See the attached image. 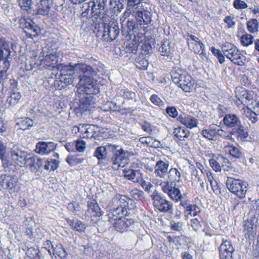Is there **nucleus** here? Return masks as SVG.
Returning a JSON list of instances; mask_svg holds the SVG:
<instances>
[{"label": "nucleus", "mask_w": 259, "mask_h": 259, "mask_svg": "<svg viewBox=\"0 0 259 259\" xmlns=\"http://www.w3.org/2000/svg\"><path fill=\"white\" fill-rule=\"evenodd\" d=\"M26 254L27 256L31 258L37 259V257L41 259L42 257V255L39 250L33 247L28 248L26 252Z\"/></svg>", "instance_id": "51"}, {"label": "nucleus", "mask_w": 259, "mask_h": 259, "mask_svg": "<svg viewBox=\"0 0 259 259\" xmlns=\"http://www.w3.org/2000/svg\"><path fill=\"white\" fill-rule=\"evenodd\" d=\"M150 101L154 105L159 107L162 106L164 102L162 100L156 95H152L150 97Z\"/></svg>", "instance_id": "62"}, {"label": "nucleus", "mask_w": 259, "mask_h": 259, "mask_svg": "<svg viewBox=\"0 0 259 259\" xmlns=\"http://www.w3.org/2000/svg\"><path fill=\"white\" fill-rule=\"evenodd\" d=\"M224 150L226 152L229 153L231 156L235 158L239 159L243 157V153L241 152L239 148L233 145L225 146Z\"/></svg>", "instance_id": "39"}, {"label": "nucleus", "mask_w": 259, "mask_h": 259, "mask_svg": "<svg viewBox=\"0 0 259 259\" xmlns=\"http://www.w3.org/2000/svg\"><path fill=\"white\" fill-rule=\"evenodd\" d=\"M123 177L134 183H139L142 180V173L139 169H133L131 168L123 170Z\"/></svg>", "instance_id": "22"}, {"label": "nucleus", "mask_w": 259, "mask_h": 259, "mask_svg": "<svg viewBox=\"0 0 259 259\" xmlns=\"http://www.w3.org/2000/svg\"><path fill=\"white\" fill-rule=\"evenodd\" d=\"M57 69L60 70L62 72V74H64V75H73L76 72L75 64L67 65L64 64H59L58 65Z\"/></svg>", "instance_id": "42"}, {"label": "nucleus", "mask_w": 259, "mask_h": 259, "mask_svg": "<svg viewBox=\"0 0 259 259\" xmlns=\"http://www.w3.org/2000/svg\"><path fill=\"white\" fill-rule=\"evenodd\" d=\"M148 64V62L143 54L140 55L135 60L136 66L141 70L147 69Z\"/></svg>", "instance_id": "43"}, {"label": "nucleus", "mask_w": 259, "mask_h": 259, "mask_svg": "<svg viewBox=\"0 0 259 259\" xmlns=\"http://www.w3.org/2000/svg\"><path fill=\"white\" fill-rule=\"evenodd\" d=\"M79 82L77 92L79 94L91 95L97 94L99 92L96 80L87 75H79Z\"/></svg>", "instance_id": "4"}, {"label": "nucleus", "mask_w": 259, "mask_h": 259, "mask_svg": "<svg viewBox=\"0 0 259 259\" xmlns=\"http://www.w3.org/2000/svg\"><path fill=\"white\" fill-rule=\"evenodd\" d=\"M223 122L228 128L234 129L240 125L241 121L239 117L235 114H227L225 115Z\"/></svg>", "instance_id": "24"}, {"label": "nucleus", "mask_w": 259, "mask_h": 259, "mask_svg": "<svg viewBox=\"0 0 259 259\" xmlns=\"http://www.w3.org/2000/svg\"><path fill=\"white\" fill-rule=\"evenodd\" d=\"M188 73L185 70L180 69L178 67L172 68L171 71V77L173 82L178 84L179 87L183 81L185 79L184 77H185V74Z\"/></svg>", "instance_id": "26"}, {"label": "nucleus", "mask_w": 259, "mask_h": 259, "mask_svg": "<svg viewBox=\"0 0 259 259\" xmlns=\"http://www.w3.org/2000/svg\"><path fill=\"white\" fill-rule=\"evenodd\" d=\"M127 27L130 31L136 32L138 30V25L134 20H128L127 22Z\"/></svg>", "instance_id": "64"}, {"label": "nucleus", "mask_w": 259, "mask_h": 259, "mask_svg": "<svg viewBox=\"0 0 259 259\" xmlns=\"http://www.w3.org/2000/svg\"><path fill=\"white\" fill-rule=\"evenodd\" d=\"M247 29L250 33H255L258 30L259 23L257 19H251L247 22Z\"/></svg>", "instance_id": "46"}, {"label": "nucleus", "mask_w": 259, "mask_h": 259, "mask_svg": "<svg viewBox=\"0 0 259 259\" xmlns=\"http://www.w3.org/2000/svg\"><path fill=\"white\" fill-rule=\"evenodd\" d=\"M10 46L9 42L5 39L0 38V60L6 57V61L11 58Z\"/></svg>", "instance_id": "30"}, {"label": "nucleus", "mask_w": 259, "mask_h": 259, "mask_svg": "<svg viewBox=\"0 0 259 259\" xmlns=\"http://www.w3.org/2000/svg\"><path fill=\"white\" fill-rule=\"evenodd\" d=\"M187 40L189 48L191 51L196 54L206 56V54L204 52V45L198 37L192 34L189 35Z\"/></svg>", "instance_id": "12"}, {"label": "nucleus", "mask_w": 259, "mask_h": 259, "mask_svg": "<svg viewBox=\"0 0 259 259\" xmlns=\"http://www.w3.org/2000/svg\"><path fill=\"white\" fill-rule=\"evenodd\" d=\"M57 56L56 54L51 53L47 55L43 59H40V63L39 65L44 64L46 66H52L53 68L58 67Z\"/></svg>", "instance_id": "33"}, {"label": "nucleus", "mask_w": 259, "mask_h": 259, "mask_svg": "<svg viewBox=\"0 0 259 259\" xmlns=\"http://www.w3.org/2000/svg\"><path fill=\"white\" fill-rule=\"evenodd\" d=\"M144 193L141 190L134 189L131 191V196L137 200H141L144 198Z\"/></svg>", "instance_id": "59"}, {"label": "nucleus", "mask_w": 259, "mask_h": 259, "mask_svg": "<svg viewBox=\"0 0 259 259\" xmlns=\"http://www.w3.org/2000/svg\"><path fill=\"white\" fill-rule=\"evenodd\" d=\"M19 5L23 10L28 11L32 9V0H18Z\"/></svg>", "instance_id": "56"}, {"label": "nucleus", "mask_w": 259, "mask_h": 259, "mask_svg": "<svg viewBox=\"0 0 259 259\" xmlns=\"http://www.w3.org/2000/svg\"><path fill=\"white\" fill-rule=\"evenodd\" d=\"M169 162L167 160H158L154 166V174L156 176L165 178L168 173Z\"/></svg>", "instance_id": "16"}, {"label": "nucleus", "mask_w": 259, "mask_h": 259, "mask_svg": "<svg viewBox=\"0 0 259 259\" xmlns=\"http://www.w3.org/2000/svg\"><path fill=\"white\" fill-rule=\"evenodd\" d=\"M185 74V77H184L185 79L179 87L185 92H191L195 88V81L188 73Z\"/></svg>", "instance_id": "31"}, {"label": "nucleus", "mask_w": 259, "mask_h": 259, "mask_svg": "<svg viewBox=\"0 0 259 259\" xmlns=\"http://www.w3.org/2000/svg\"><path fill=\"white\" fill-rule=\"evenodd\" d=\"M52 4L53 0H40L37 7V13L43 16L48 15Z\"/></svg>", "instance_id": "32"}, {"label": "nucleus", "mask_w": 259, "mask_h": 259, "mask_svg": "<svg viewBox=\"0 0 259 259\" xmlns=\"http://www.w3.org/2000/svg\"><path fill=\"white\" fill-rule=\"evenodd\" d=\"M4 64V70H2L0 71V82L3 83H4L8 79V74L7 73V71L10 67V63L9 61L5 60Z\"/></svg>", "instance_id": "53"}, {"label": "nucleus", "mask_w": 259, "mask_h": 259, "mask_svg": "<svg viewBox=\"0 0 259 259\" xmlns=\"http://www.w3.org/2000/svg\"><path fill=\"white\" fill-rule=\"evenodd\" d=\"M231 134L235 136L237 139L242 141L245 140L249 135L247 127L243 126L242 123L232 129L231 131Z\"/></svg>", "instance_id": "28"}, {"label": "nucleus", "mask_w": 259, "mask_h": 259, "mask_svg": "<svg viewBox=\"0 0 259 259\" xmlns=\"http://www.w3.org/2000/svg\"><path fill=\"white\" fill-rule=\"evenodd\" d=\"M17 123L19 125L20 129L25 130L33 126V121L28 117H25L19 119Z\"/></svg>", "instance_id": "44"}, {"label": "nucleus", "mask_w": 259, "mask_h": 259, "mask_svg": "<svg viewBox=\"0 0 259 259\" xmlns=\"http://www.w3.org/2000/svg\"><path fill=\"white\" fill-rule=\"evenodd\" d=\"M75 70L77 73L87 74L88 76L91 75V76L97 75L98 72L100 71L96 65L91 66L82 62L75 64Z\"/></svg>", "instance_id": "13"}, {"label": "nucleus", "mask_w": 259, "mask_h": 259, "mask_svg": "<svg viewBox=\"0 0 259 259\" xmlns=\"http://www.w3.org/2000/svg\"><path fill=\"white\" fill-rule=\"evenodd\" d=\"M174 136L180 141H185L190 135V132L188 130L185 129L184 127H178L175 128L174 132Z\"/></svg>", "instance_id": "41"}, {"label": "nucleus", "mask_w": 259, "mask_h": 259, "mask_svg": "<svg viewBox=\"0 0 259 259\" xmlns=\"http://www.w3.org/2000/svg\"><path fill=\"white\" fill-rule=\"evenodd\" d=\"M112 144H107L105 146L98 147L94 153L99 161H105L109 160V153H111Z\"/></svg>", "instance_id": "17"}, {"label": "nucleus", "mask_w": 259, "mask_h": 259, "mask_svg": "<svg viewBox=\"0 0 259 259\" xmlns=\"http://www.w3.org/2000/svg\"><path fill=\"white\" fill-rule=\"evenodd\" d=\"M171 41L168 39H164L161 41L158 50L161 55L169 56L171 54Z\"/></svg>", "instance_id": "37"}, {"label": "nucleus", "mask_w": 259, "mask_h": 259, "mask_svg": "<svg viewBox=\"0 0 259 259\" xmlns=\"http://www.w3.org/2000/svg\"><path fill=\"white\" fill-rule=\"evenodd\" d=\"M248 111L246 112V116L248 119L252 123H254L258 121L257 117L259 114H255L254 111L251 109V108H247Z\"/></svg>", "instance_id": "58"}, {"label": "nucleus", "mask_w": 259, "mask_h": 259, "mask_svg": "<svg viewBox=\"0 0 259 259\" xmlns=\"http://www.w3.org/2000/svg\"><path fill=\"white\" fill-rule=\"evenodd\" d=\"M111 153L112 155L109 159L113 165L123 167L128 163V151L124 150L121 146L112 144Z\"/></svg>", "instance_id": "6"}, {"label": "nucleus", "mask_w": 259, "mask_h": 259, "mask_svg": "<svg viewBox=\"0 0 259 259\" xmlns=\"http://www.w3.org/2000/svg\"><path fill=\"white\" fill-rule=\"evenodd\" d=\"M220 252H234V248L233 247L231 242L229 240L223 241L219 248Z\"/></svg>", "instance_id": "49"}, {"label": "nucleus", "mask_w": 259, "mask_h": 259, "mask_svg": "<svg viewBox=\"0 0 259 259\" xmlns=\"http://www.w3.org/2000/svg\"><path fill=\"white\" fill-rule=\"evenodd\" d=\"M178 120L181 124L190 129L197 127L198 124V119L191 115H181Z\"/></svg>", "instance_id": "25"}, {"label": "nucleus", "mask_w": 259, "mask_h": 259, "mask_svg": "<svg viewBox=\"0 0 259 259\" xmlns=\"http://www.w3.org/2000/svg\"><path fill=\"white\" fill-rule=\"evenodd\" d=\"M226 184L228 189L238 198L243 199L245 197L248 185L247 182L240 179L228 177Z\"/></svg>", "instance_id": "3"}, {"label": "nucleus", "mask_w": 259, "mask_h": 259, "mask_svg": "<svg viewBox=\"0 0 259 259\" xmlns=\"http://www.w3.org/2000/svg\"><path fill=\"white\" fill-rule=\"evenodd\" d=\"M130 199L125 195L119 194H116L111 201V210L108 214V217H113L118 214L120 216L125 215L126 207L127 206Z\"/></svg>", "instance_id": "1"}, {"label": "nucleus", "mask_w": 259, "mask_h": 259, "mask_svg": "<svg viewBox=\"0 0 259 259\" xmlns=\"http://www.w3.org/2000/svg\"><path fill=\"white\" fill-rule=\"evenodd\" d=\"M125 215L120 216L116 215L113 217H108L109 221L112 224L113 228L117 232L123 233L128 230V228L133 224V221L124 218Z\"/></svg>", "instance_id": "10"}, {"label": "nucleus", "mask_w": 259, "mask_h": 259, "mask_svg": "<svg viewBox=\"0 0 259 259\" xmlns=\"http://www.w3.org/2000/svg\"><path fill=\"white\" fill-rule=\"evenodd\" d=\"M92 99L91 95L80 94L79 103L76 109L80 114L84 113L89 109Z\"/></svg>", "instance_id": "23"}, {"label": "nucleus", "mask_w": 259, "mask_h": 259, "mask_svg": "<svg viewBox=\"0 0 259 259\" xmlns=\"http://www.w3.org/2000/svg\"><path fill=\"white\" fill-rule=\"evenodd\" d=\"M120 34V29L117 23L111 21L108 24H104L102 39L106 42L115 40Z\"/></svg>", "instance_id": "9"}, {"label": "nucleus", "mask_w": 259, "mask_h": 259, "mask_svg": "<svg viewBox=\"0 0 259 259\" xmlns=\"http://www.w3.org/2000/svg\"><path fill=\"white\" fill-rule=\"evenodd\" d=\"M202 219L200 217L191 220V226L195 231H198L201 227Z\"/></svg>", "instance_id": "60"}, {"label": "nucleus", "mask_w": 259, "mask_h": 259, "mask_svg": "<svg viewBox=\"0 0 259 259\" xmlns=\"http://www.w3.org/2000/svg\"><path fill=\"white\" fill-rule=\"evenodd\" d=\"M90 4L92 6V14L105 23L104 19L108 16L107 0H93L90 1Z\"/></svg>", "instance_id": "7"}, {"label": "nucleus", "mask_w": 259, "mask_h": 259, "mask_svg": "<svg viewBox=\"0 0 259 259\" xmlns=\"http://www.w3.org/2000/svg\"><path fill=\"white\" fill-rule=\"evenodd\" d=\"M0 184L4 189H7L11 194L18 192L20 189L17 178L9 175L1 176Z\"/></svg>", "instance_id": "8"}, {"label": "nucleus", "mask_w": 259, "mask_h": 259, "mask_svg": "<svg viewBox=\"0 0 259 259\" xmlns=\"http://www.w3.org/2000/svg\"><path fill=\"white\" fill-rule=\"evenodd\" d=\"M241 42L243 46L247 47L253 42V37L250 34H245L241 37Z\"/></svg>", "instance_id": "54"}, {"label": "nucleus", "mask_w": 259, "mask_h": 259, "mask_svg": "<svg viewBox=\"0 0 259 259\" xmlns=\"http://www.w3.org/2000/svg\"><path fill=\"white\" fill-rule=\"evenodd\" d=\"M233 6L236 9H244L247 8V4L242 0H235L233 2Z\"/></svg>", "instance_id": "63"}, {"label": "nucleus", "mask_w": 259, "mask_h": 259, "mask_svg": "<svg viewBox=\"0 0 259 259\" xmlns=\"http://www.w3.org/2000/svg\"><path fill=\"white\" fill-rule=\"evenodd\" d=\"M21 98V95L19 92H14L7 99V103L13 107L18 103Z\"/></svg>", "instance_id": "47"}, {"label": "nucleus", "mask_w": 259, "mask_h": 259, "mask_svg": "<svg viewBox=\"0 0 259 259\" xmlns=\"http://www.w3.org/2000/svg\"><path fill=\"white\" fill-rule=\"evenodd\" d=\"M88 127L84 136H83V138H95L100 140V138L104 137V135L106 133L101 131L100 127L94 125L89 124L87 125Z\"/></svg>", "instance_id": "19"}, {"label": "nucleus", "mask_w": 259, "mask_h": 259, "mask_svg": "<svg viewBox=\"0 0 259 259\" xmlns=\"http://www.w3.org/2000/svg\"><path fill=\"white\" fill-rule=\"evenodd\" d=\"M25 21L23 27V31L29 37L32 38L38 35L40 32L39 27L31 19Z\"/></svg>", "instance_id": "18"}, {"label": "nucleus", "mask_w": 259, "mask_h": 259, "mask_svg": "<svg viewBox=\"0 0 259 259\" xmlns=\"http://www.w3.org/2000/svg\"><path fill=\"white\" fill-rule=\"evenodd\" d=\"M201 134L205 138L209 140H213L216 136L215 127L214 126H211L209 128L203 130Z\"/></svg>", "instance_id": "48"}, {"label": "nucleus", "mask_w": 259, "mask_h": 259, "mask_svg": "<svg viewBox=\"0 0 259 259\" xmlns=\"http://www.w3.org/2000/svg\"><path fill=\"white\" fill-rule=\"evenodd\" d=\"M145 0H125L127 7H135L137 9L141 8L142 11L144 12V16L146 18H148L150 14H152L151 12L148 10L149 5L146 3H144Z\"/></svg>", "instance_id": "20"}, {"label": "nucleus", "mask_w": 259, "mask_h": 259, "mask_svg": "<svg viewBox=\"0 0 259 259\" xmlns=\"http://www.w3.org/2000/svg\"><path fill=\"white\" fill-rule=\"evenodd\" d=\"M170 182H180L182 181L181 172L176 168H170L167 175Z\"/></svg>", "instance_id": "40"}, {"label": "nucleus", "mask_w": 259, "mask_h": 259, "mask_svg": "<svg viewBox=\"0 0 259 259\" xmlns=\"http://www.w3.org/2000/svg\"><path fill=\"white\" fill-rule=\"evenodd\" d=\"M67 162L70 165H76L77 164L81 163L83 160V158H78L73 155H69L66 159Z\"/></svg>", "instance_id": "55"}, {"label": "nucleus", "mask_w": 259, "mask_h": 259, "mask_svg": "<svg viewBox=\"0 0 259 259\" xmlns=\"http://www.w3.org/2000/svg\"><path fill=\"white\" fill-rule=\"evenodd\" d=\"M90 4V2H89V3H84L82 5L81 9L82 11L81 14L82 17L88 18L92 17H96V15H94L92 14V6Z\"/></svg>", "instance_id": "45"}, {"label": "nucleus", "mask_w": 259, "mask_h": 259, "mask_svg": "<svg viewBox=\"0 0 259 259\" xmlns=\"http://www.w3.org/2000/svg\"><path fill=\"white\" fill-rule=\"evenodd\" d=\"M238 100L241 103L245 105L247 104V102H251V104H253V101L254 100L255 95L252 91H248L246 90H243L240 95H238Z\"/></svg>", "instance_id": "36"}, {"label": "nucleus", "mask_w": 259, "mask_h": 259, "mask_svg": "<svg viewBox=\"0 0 259 259\" xmlns=\"http://www.w3.org/2000/svg\"><path fill=\"white\" fill-rule=\"evenodd\" d=\"M126 10L123 14V17L126 18L132 15L135 17L137 21L140 25H148L152 21V14H150L149 17L147 19L144 15V12L141 10V8H136L132 7H127Z\"/></svg>", "instance_id": "11"}, {"label": "nucleus", "mask_w": 259, "mask_h": 259, "mask_svg": "<svg viewBox=\"0 0 259 259\" xmlns=\"http://www.w3.org/2000/svg\"><path fill=\"white\" fill-rule=\"evenodd\" d=\"M151 197L155 210L160 212L172 213L174 206L172 202L166 199L156 191H154Z\"/></svg>", "instance_id": "5"}, {"label": "nucleus", "mask_w": 259, "mask_h": 259, "mask_svg": "<svg viewBox=\"0 0 259 259\" xmlns=\"http://www.w3.org/2000/svg\"><path fill=\"white\" fill-rule=\"evenodd\" d=\"M88 209L86 212L88 216L93 217H100L102 215L101 208L94 200L88 202Z\"/></svg>", "instance_id": "34"}, {"label": "nucleus", "mask_w": 259, "mask_h": 259, "mask_svg": "<svg viewBox=\"0 0 259 259\" xmlns=\"http://www.w3.org/2000/svg\"><path fill=\"white\" fill-rule=\"evenodd\" d=\"M68 224L71 227V229L79 232H84L86 225L80 221L76 220L66 219Z\"/></svg>", "instance_id": "38"}, {"label": "nucleus", "mask_w": 259, "mask_h": 259, "mask_svg": "<svg viewBox=\"0 0 259 259\" xmlns=\"http://www.w3.org/2000/svg\"><path fill=\"white\" fill-rule=\"evenodd\" d=\"M11 156L13 161L18 165L23 167L26 165L25 162L28 158L27 154L17 147H13L12 149Z\"/></svg>", "instance_id": "15"}, {"label": "nucleus", "mask_w": 259, "mask_h": 259, "mask_svg": "<svg viewBox=\"0 0 259 259\" xmlns=\"http://www.w3.org/2000/svg\"><path fill=\"white\" fill-rule=\"evenodd\" d=\"M56 147V145L53 142H40L36 145V150L39 154H49Z\"/></svg>", "instance_id": "29"}, {"label": "nucleus", "mask_w": 259, "mask_h": 259, "mask_svg": "<svg viewBox=\"0 0 259 259\" xmlns=\"http://www.w3.org/2000/svg\"><path fill=\"white\" fill-rule=\"evenodd\" d=\"M183 223L182 222H175L171 221L170 222V229L173 231H180L182 230Z\"/></svg>", "instance_id": "61"}, {"label": "nucleus", "mask_w": 259, "mask_h": 259, "mask_svg": "<svg viewBox=\"0 0 259 259\" xmlns=\"http://www.w3.org/2000/svg\"><path fill=\"white\" fill-rule=\"evenodd\" d=\"M45 245L46 246H48L51 245L52 248L53 249L52 251L50 249H48V252L50 255H51L52 253L54 254H55L58 255L61 258H64L67 255V253L66 252L65 249L63 247L62 245L60 244H53V243L51 241L47 240L46 242Z\"/></svg>", "instance_id": "27"}, {"label": "nucleus", "mask_w": 259, "mask_h": 259, "mask_svg": "<svg viewBox=\"0 0 259 259\" xmlns=\"http://www.w3.org/2000/svg\"><path fill=\"white\" fill-rule=\"evenodd\" d=\"M224 55L234 64L239 66L244 65L245 57L243 56L234 45L225 42L221 47Z\"/></svg>", "instance_id": "2"}, {"label": "nucleus", "mask_w": 259, "mask_h": 259, "mask_svg": "<svg viewBox=\"0 0 259 259\" xmlns=\"http://www.w3.org/2000/svg\"><path fill=\"white\" fill-rule=\"evenodd\" d=\"M244 229L246 237L251 239L256 234L255 227L252 219H247L244 222Z\"/></svg>", "instance_id": "35"}, {"label": "nucleus", "mask_w": 259, "mask_h": 259, "mask_svg": "<svg viewBox=\"0 0 259 259\" xmlns=\"http://www.w3.org/2000/svg\"><path fill=\"white\" fill-rule=\"evenodd\" d=\"M58 166V161L56 160L51 159V161H45L44 165L46 170H55Z\"/></svg>", "instance_id": "57"}, {"label": "nucleus", "mask_w": 259, "mask_h": 259, "mask_svg": "<svg viewBox=\"0 0 259 259\" xmlns=\"http://www.w3.org/2000/svg\"><path fill=\"white\" fill-rule=\"evenodd\" d=\"M186 211L191 216H197L200 213L201 209L196 204H191L187 206Z\"/></svg>", "instance_id": "52"}, {"label": "nucleus", "mask_w": 259, "mask_h": 259, "mask_svg": "<svg viewBox=\"0 0 259 259\" xmlns=\"http://www.w3.org/2000/svg\"><path fill=\"white\" fill-rule=\"evenodd\" d=\"M191 175L193 182L196 181V184L199 185L204 189L203 178L198 174V170L196 169L193 170Z\"/></svg>", "instance_id": "50"}, {"label": "nucleus", "mask_w": 259, "mask_h": 259, "mask_svg": "<svg viewBox=\"0 0 259 259\" xmlns=\"http://www.w3.org/2000/svg\"><path fill=\"white\" fill-rule=\"evenodd\" d=\"M160 185L162 191L167 194L172 200L178 201L182 198V196L180 191L178 188L171 186L168 181L161 183Z\"/></svg>", "instance_id": "14"}, {"label": "nucleus", "mask_w": 259, "mask_h": 259, "mask_svg": "<svg viewBox=\"0 0 259 259\" xmlns=\"http://www.w3.org/2000/svg\"><path fill=\"white\" fill-rule=\"evenodd\" d=\"M25 166L29 167L34 172L38 171L43 165L42 160L36 156H28Z\"/></svg>", "instance_id": "21"}]
</instances>
